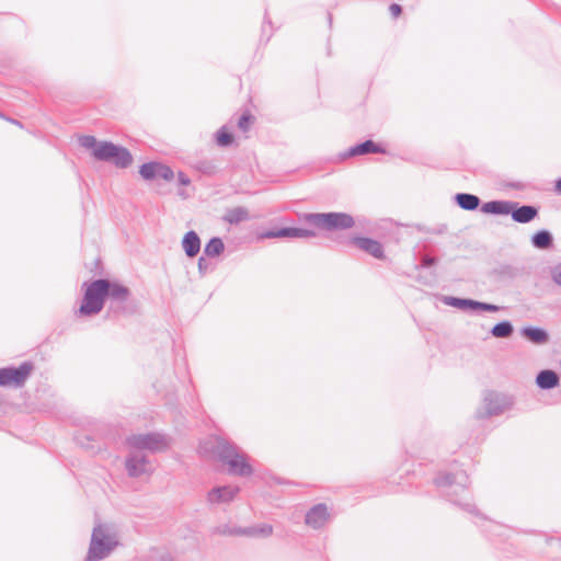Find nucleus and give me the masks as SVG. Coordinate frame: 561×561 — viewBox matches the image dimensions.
I'll list each match as a JSON object with an SVG mask.
<instances>
[{
  "label": "nucleus",
  "mask_w": 561,
  "mask_h": 561,
  "mask_svg": "<svg viewBox=\"0 0 561 561\" xmlns=\"http://www.w3.org/2000/svg\"><path fill=\"white\" fill-rule=\"evenodd\" d=\"M202 454L218 458L228 465L229 472L237 476L247 477L252 473V467L248 462V457L239 447L226 442L222 438L211 436L199 445Z\"/></svg>",
  "instance_id": "1"
},
{
  "label": "nucleus",
  "mask_w": 561,
  "mask_h": 561,
  "mask_svg": "<svg viewBox=\"0 0 561 561\" xmlns=\"http://www.w3.org/2000/svg\"><path fill=\"white\" fill-rule=\"evenodd\" d=\"M79 142L82 147L91 150L96 160L111 162L117 168H127L133 162L130 152L113 142L98 141L93 136H82Z\"/></svg>",
  "instance_id": "2"
},
{
  "label": "nucleus",
  "mask_w": 561,
  "mask_h": 561,
  "mask_svg": "<svg viewBox=\"0 0 561 561\" xmlns=\"http://www.w3.org/2000/svg\"><path fill=\"white\" fill-rule=\"evenodd\" d=\"M118 533L113 525L99 524L94 527L85 561H100L118 546Z\"/></svg>",
  "instance_id": "3"
},
{
  "label": "nucleus",
  "mask_w": 561,
  "mask_h": 561,
  "mask_svg": "<svg viewBox=\"0 0 561 561\" xmlns=\"http://www.w3.org/2000/svg\"><path fill=\"white\" fill-rule=\"evenodd\" d=\"M85 290L79 313L82 316L98 314L104 306L106 289H108V280L98 279L90 284H84Z\"/></svg>",
  "instance_id": "4"
},
{
  "label": "nucleus",
  "mask_w": 561,
  "mask_h": 561,
  "mask_svg": "<svg viewBox=\"0 0 561 561\" xmlns=\"http://www.w3.org/2000/svg\"><path fill=\"white\" fill-rule=\"evenodd\" d=\"M305 219L325 230L348 229L354 226L353 217L345 213L307 214Z\"/></svg>",
  "instance_id": "5"
},
{
  "label": "nucleus",
  "mask_w": 561,
  "mask_h": 561,
  "mask_svg": "<svg viewBox=\"0 0 561 561\" xmlns=\"http://www.w3.org/2000/svg\"><path fill=\"white\" fill-rule=\"evenodd\" d=\"M169 439L159 433L137 434L127 438L128 448L135 451H163L169 447Z\"/></svg>",
  "instance_id": "6"
},
{
  "label": "nucleus",
  "mask_w": 561,
  "mask_h": 561,
  "mask_svg": "<svg viewBox=\"0 0 561 561\" xmlns=\"http://www.w3.org/2000/svg\"><path fill=\"white\" fill-rule=\"evenodd\" d=\"M514 398L506 393L489 392L483 399V408L477 412L479 419L500 415L514 405Z\"/></svg>",
  "instance_id": "7"
},
{
  "label": "nucleus",
  "mask_w": 561,
  "mask_h": 561,
  "mask_svg": "<svg viewBox=\"0 0 561 561\" xmlns=\"http://www.w3.org/2000/svg\"><path fill=\"white\" fill-rule=\"evenodd\" d=\"M125 467L129 477L137 478L144 474H149L152 471V466L144 453L129 449V455L126 458Z\"/></svg>",
  "instance_id": "8"
},
{
  "label": "nucleus",
  "mask_w": 561,
  "mask_h": 561,
  "mask_svg": "<svg viewBox=\"0 0 561 561\" xmlns=\"http://www.w3.org/2000/svg\"><path fill=\"white\" fill-rule=\"evenodd\" d=\"M32 370V365L28 363L22 364L18 368H2L0 369V386H22Z\"/></svg>",
  "instance_id": "9"
},
{
  "label": "nucleus",
  "mask_w": 561,
  "mask_h": 561,
  "mask_svg": "<svg viewBox=\"0 0 561 561\" xmlns=\"http://www.w3.org/2000/svg\"><path fill=\"white\" fill-rule=\"evenodd\" d=\"M443 301L445 305L458 308L460 310L471 309L479 311L496 312L500 309L495 305L480 302L472 299L456 298L451 296L444 297Z\"/></svg>",
  "instance_id": "10"
},
{
  "label": "nucleus",
  "mask_w": 561,
  "mask_h": 561,
  "mask_svg": "<svg viewBox=\"0 0 561 561\" xmlns=\"http://www.w3.org/2000/svg\"><path fill=\"white\" fill-rule=\"evenodd\" d=\"M139 173L145 180H153L160 178L165 181H171L174 176L171 168L160 162H149L142 164L140 167Z\"/></svg>",
  "instance_id": "11"
},
{
  "label": "nucleus",
  "mask_w": 561,
  "mask_h": 561,
  "mask_svg": "<svg viewBox=\"0 0 561 561\" xmlns=\"http://www.w3.org/2000/svg\"><path fill=\"white\" fill-rule=\"evenodd\" d=\"M240 489L234 485H224L211 489L207 494V501L210 504H221L231 502Z\"/></svg>",
  "instance_id": "12"
},
{
  "label": "nucleus",
  "mask_w": 561,
  "mask_h": 561,
  "mask_svg": "<svg viewBox=\"0 0 561 561\" xmlns=\"http://www.w3.org/2000/svg\"><path fill=\"white\" fill-rule=\"evenodd\" d=\"M328 520L329 513L324 504L313 506L306 515V524L314 529L323 527Z\"/></svg>",
  "instance_id": "13"
},
{
  "label": "nucleus",
  "mask_w": 561,
  "mask_h": 561,
  "mask_svg": "<svg viewBox=\"0 0 561 561\" xmlns=\"http://www.w3.org/2000/svg\"><path fill=\"white\" fill-rule=\"evenodd\" d=\"M316 233L308 229L302 228H282L277 230H271L264 233L265 238H298L307 239L314 237Z\"/></svg>",
  "instance_id": "14"
},
{
  "label": "nucleus",
  "mask_w": 561,
  "mask_h": 561,
  "mask_svg": "<svg viewBox=\"0 0 561 561\" xmlns=\"http://www.w3.org/2000/svg\"><path fill=\"white\" fill-rule=\"evenodd\" d=\"M352 243L376 259H381L383 256L382 245L376 240L369 238H354L352 239Z\"/></svg>",
  "instance_id": "15"
},
{
  "label": "nucleus",
  "mask_w": 561,
  "mask_h": 561,
  "mask_svg": "<svg viewBox=\"0 0 561 561\" xmlns=\"http://www.w3.org/2000/svg\"><path fill=\"white\" fill-rule=\"evenodd\" d=\"M516 204L505 201H492L481 206V211L493 215H508Z\"/></svg>",
  "instance_id": "16"
},
{
  "label": "nucleus",
  "mask_w": 561,
  "mask_h": 561,
  "mask_svg": "<svg viewBox=\"0 0 561 561\" xmlns=\"http://www.w3.org/2000/svg\"><path fill=\"white\" fill-rule=\"evenodd\" d=\"M182 248L188 257H194L201 250V239L195 231L185 233L182 240Z\"/></svg>",
  "instance_id": "17"
},
{
  "label": "nucleus",
  "mask_w": 561,
  "mask_h": 561,
  "mask_svg": "<svg viewBox=\"0 0 561 561\" xmlns=\"http://www.w3.org/2000/svg\"><path fill=\"white\" fill-rule=\"evenodd\" d=\"M559 381L558 374L550 369L541 370L536 377L537 386L543 390L556 388Z\"/></svg>",
  "instance_id": "18"
},
{
  "label": "nucleus",
  "mask_w": 561,
  "mask_h": 561,
  "mask_svg": "<svg viewBox=\"0 0 561 561\" xmlns=\"http://www.w3.org/2000/svg\"><path fill=\"white\" fill-rule=\"evenodd\" d=\"M468 483V477L465 472H459L457 474H440L436 479V484L438 486H453L457 484L459 488L463 489Z\"/></svg>",
  "instance_id": "19"
},
{
  "label": "nucleus",
  "mask_w": 561,
  "mask_h": 561,
  "mask_svg": "<svg viewBox=\"0 0 561 561\" xmlns=\"http://www.w3.org/2000/svg\"><path fill=\"white\" fill-rule=\"evenodd\" d=\"M511 214H512V218L516 222L527 224V222L531 221L537 216L538 210L534 206L525 205V206H520L516 209L513 208Z\"/></svg>",
  "instance_id": "20"
},
{
  "label": "nucleus",
  "mask_w": 561,
  "mask_h": 561,
  "mask_svg": "<svg viewBox=\"0 0 561 561\" xmlns=\"http://www.w3.org/2000/svg\"><path fill=\"white\" fill-rule=\"evenodd\" d=\"M456 202L459 205V207L466 210H474L480 204V199L478 196L467 193L457 194Z\"/></svg>",
  "instance_id": "21"
},
{
  "label": "nucleus",
  "mask_w": 561,
  "mask_h": 561,
  "mask_svg": "<svg viewBox=\"0 0 561 561\" xmlns=\"http://www.w3.org/2000/svg\"><path fill=\"white\" fill-rule=\"evenodd\" d=\"M129 290L127 287L108 282V289H106V297H111L112 299L118 301H125L128 298Z\"/></svg>",
  "instance_id": "22"
},
{
  "label": "nucleus",
  "mask_w": 561,
  "mask_h": 561,
  "mask_svg": "<svg viewBox=\"0 0 561 561\" xmlns=\"http://www.w3.org/2000/svg\"><path fill=\"white\" fill-rule=\"evenodd\" d=\"M523 335L536 344H543L548 341V334L545 330L539 328H525Z\"/></svg>",
  "instance_id": "23"
},
{
  "label": "nucleus",
  "mask_w": 561,
  "mask_h": 561,
  "mask_svg": "<svg viewBox=\"0 0 561 561\" xmlns=\"http://www.w3.org/2000/svg\"><path fill=\"white\" fill-rule=\"evenodd\" d=\"M224 219L229 224H239L249 219V213L244 207H234L226 213Z\"/></svg>",
  "instance_id": "24"
},
{
  "label": "nucleus",
  "mask_w": 561,
  "mask_h": 561,
  "mask_svg": "<svg viewBox=\"0 0 561 561\" xmlns=\"http://www.w3.org/2000/svg\"><path fill=\"white\" fill-rule=\"evenodd\" d=\"M379 151L380 150L375 142H373L371 140H366L365 142L351 148L350 156L366 154V153L379 152Z\"/></svg>",
  "instance_id": "25"
},
{
  "label": "nucleus",
  "mask_w": 561,
  "mask_h": 561,
  "mask_svg": "<svg viewBox=\"0 0 561 561\" xmlns=\"http://www.w3.org/2000/svg\"><path fill=\"white\" fill-rule=\"evenodd\" d=\"M531 241L537 249H548L552 244V237L548 231L542 230L534 234Z\"/></svg>",
  "instance_id": "26"
},
{
  "label": "nucleus",
  "mask_w": 561,
  "mask_h": 561,
  "mask_svg": "<svg viewBox=\"0 0 561 561\" xmlns=\"http://www.w3.org/2000/svg\"><path fill=\"white\" fill-rule=\"evenodd\" d=\"M224 249L225 245L222 240L219 238H213L206 244L204 252L208 256H217L224 251Z\"/></svg>",
  "instance_id": "27"
},
{
  "label": "nucleus",
  "mask_w": 561,
  "mask_h": 561,
  "mask_svg": "<svg viewBox=\"0 0 561 561\" xmlns=\"http://www.w3.org/2000/svg\"><path fill=\"white\" fill-rule=\"evenodd\" d=\"M491 333L495 337H508L513 333V325L508 321H503L495 324Z\"/></svg>",
  "instance_id": "28"
},
{
  "label": "nucleus",
  "mask_w": 561,
  "mask_h": 561,
  "mask_svg": "<svg viewBox=\"0 0 561 561\" xmlns=\"http://www.w3.org/2000/svg\"><path fill=\"white\" fill-rule=\"evenodd\" d=\"M273 529H272V526L270 525H262V526H259V527H253V528H250V529H247V530H240V531H236V534H244V535H249V536H259V537H267L272 534Z\"/></svg>",
  "instance_id": "29"
},
{
  "label": "nucleus",
  "mask_w": 561,
  "mask_h": 561,
  "mask_svg": "<svg viewBox=\"0 0 561 561\" xmlns=\"http://www.w3.org/2000/svg\"><path fill=\"white\" fill-rule=\"evenodd\" d=\"M232 142V135L225 127L217 133V144L219 146H229Z\"/></svg>",
  "instance_id": "30"
},
{
  "label": "nucleus",
  "mask_w": 561,
  "mask_h": 561,
  "mask_svg": "<svg viewBox=\"0 0 561 561\" xmlns=\"http://www.w3.org/2000/svg\"><path fill=\"white\" fill-rule=\"evenodd\" d=\"M251 119L252 117L249 114H243L238 122L239 128L243 131H247L250 126Z\"/></svg>",
  "instance_id": "31"
},
{
  "label": "nucleus",
  "mask_w": 561,
  "mask_h": 561,
  "mask_svg": "<svg viewBox=\"0 0 561 561\" xmlns=\"http://www.w3.org/2000/svg\"><path fill=\"white\" fill-rule=\"evenodd\" d=\"M551 277H552V280L561 287V264H558L556 265L552 270H551Z\"/></svg>",
  "instance_id": "32"
},
{
  "label": "nucleus",
  "mask_w": 561,
  "mask_h": 561,
  "mask_svg": "<svg viewBox=\"0 0 561 561\" xmlns=\"http://www.w3.org/2000/svg\"><path fill=\"white\" fill-rule=\"evenodd\" d=\"M389 11L393 18H398L401 14V7L397 3L390 5Z\"/></svg>",
  "instance_id": "33"
},
{
  "label": "nucleus",
  "mask_w": 561,
  "mask_h": 561,
  "mask_svg": "<svg viewBox=\"0 0 561 561\" xmlns=\"http://www.w3.org/2000/svg\"><path fill=\"white\" fill-rule=\"evenodd\" d=\"M178 178L180 184L182 185H188L191 183L190 179L182 172L179 173Z\"/></svg>",
  "instance_id": "34"
},
{
  "label": "nucleus",
  "mask_w": 561,
  "mask_h": 561,
  "mask_svg": "<svg viewBox=\"0 0 561 561\" xmlns=\"http://www.w3.org/2000/svg\"><path fill=\"white\" fill-rule=\"evenodd\" d=\"M434 262H435V260L433 257H424V261H423L425 266H431L434 264Z\"/></svg>",
  "instance_id": "35"
},
{
  "label": "nucleus",
  "mask_w": 561,
  "mask_h": 561,
  "mask_svg": "<svg viewBox=\"0 0 561 561\" xmlns=\"http://www.w3.org/2000/svg\"><path fill=\"white\" fill-rule=\"evenodd\" d=\"M204 263H205V259L204 257H199V260H198V268H199V271H202L204 268Z\"/></svg>",
  "instance_id": "36"
},
{
  "label": "nucleus",
  "mask_w": 561,
  "mask_h": 561,
  "mask_svg": "<svg viewBox=\"0 0 561 561\" xmlns=\"http://www.w3.org/2000/svg\"><path fill=\"white\" fill-rule=\"evenodd\" d=\"M556 190L561 193V179L556 182Z\"/></svg>",
  "instance_id": "37"
},
{
  "label": "nucleus",
  "mask_w": 561,
  "mask_h": 561,
  "mask_svg": "<svg viewBox=\"0 0 561 561\" xmlns=\"http://www.w3.org/2000/svg\"><path fill=\"white\" fill-rule=\"evenodd\" d=\"M162 561H173L172 559H163Z\"/></svg>",
  "instance_id": "38"
}]
</instances>
